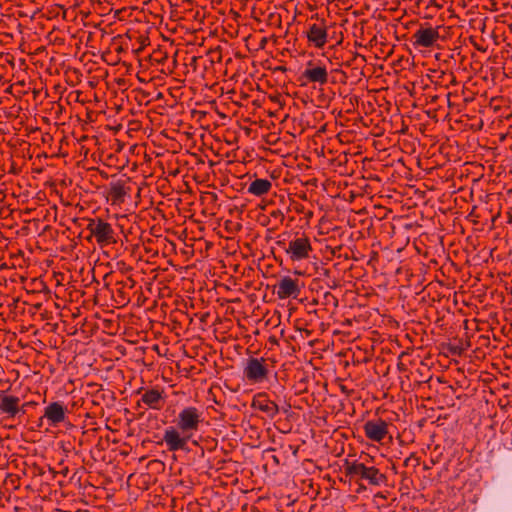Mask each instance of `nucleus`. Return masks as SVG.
Returning <instances> with one entry per match:
<instances>
[{"instance_id": "ddd939ff", "label": "nucleus", "mask_w": 512, "mask_h": 512, "mask_svg": "<svg viewBox=\"0 0 512 512\" xmlns=\"http://www.w3.org/2000/svg\"><path fill=\"white\" fill-rule=\"evenodd\" d=\"M306 37L310 45L322 49L328 42V30L323 23H314L309 26Z\"/></svg>"}, {"instance_id": "aec40b11", "label": "nucleus", "mask_w": 512, "mask_h": 512, "mask_svg": "<svg viewBox=\"0 0 512 512\" xmlns=\"http://www.w3.org/2000/svg\"><path fill=\"white\" fill-rule=\"evenodd\" d=\"M341 390H342L343 392H346L345 386H342V387H341Z\"/></svg>"}, {"instance_id": "412c9836", "label": "nucleus", "mask_w": 512, "mask_h": 512, "mask_svg": "<svg viewBox=\"0 0 512 512\" xmlns=\"http://www.w3.org/2000/svg\"><path fill=\"white\" fill-rule=\"evenodd\" d=\"M327 296H331L330 292L326 293L325 297H327Z\"/></svg>"}, {"instance_id": "dca6fc26", "label": "nucleus", "mask_w": 512, "mask_h": 512, "mask_svg": "<svg viewBox=\"0 0 512 512\" xmlns=\"http://www.w3.org/2000/svg\"><path fill=\"white\" fill-rule=\"evenodd\" d=\"M108 194L112 204H120L124 202L127 191L122 183L117 182L111 184Z\"/></svg>"}, {"instance_id": "7ed1b4c3", "label": "nucleus", "mask_w": 512, "mask_h": 512, "mask_svg": "<svg viewBox=\"0 0 512 512\" xmlns=\"http://www.w3.org/2000/svg\"><path fill=\"white\" fill-rule=\"evenodd\" d=\"M86 230L89 236L86 237L88 242L93 239L100 248L111 246L117 243V235L113 226L100 217L88 218Z\"/></svg>"}, {"instance_id": "f03ea898", "label": "nucleus", "mask_w": 512, "mask_h": 512, "mask_svg": "<svg viewBox=\"0 0 512 512\" xmlns=\"http://www.w3.org/2000/svg\"><path fill=\"white\" fill-rule=\"evenodd\" d=\"M344 470L346 476L350 479L359 481H366L372 486H381L387 481V477L384 473L380 472L375 466H368L358 460L346 461L344 464Z\"/></svg>"}, {"instance_id": "9b49d317", "label": "nucleus", "mask_w": 512, "mask_h": 512, "mask_svg": "<svg viewBox=\"0 0 512 512\" xmlns=\"http://www.w3.org/2000/svg\"><path fill=\"white\" fill-rule=\"evenodd\" d=\"M141 403L149 409L157 411L161 410L165 405V395L163 390L155 388L144 390L137 405L140 407Z\"/></svg>"}, {"instance_id": "6e6552de", "label": "nucleus", "mask_w": 512, "mask_h": 512, "mask_svg": "<svg viewBox=\"0 0 512 512\" xmlns=\"http://www.w3.org/2000/svg\"><path fill=\"white\" fill-rule=\"evenodd\" d=\"M440 39L438 27L421 26L412 35V44L415 48H430L434 46Z\"/></svg>"}, {"instance_id": "39448f33", "label": "nucleus", "mask_w": 512, "mask_h": 512, "mask_svg": "<svg viewBox=\"0 0 512 512\" xmlns=\"http://www.w3.org/2000/svg\"><path fill=\"white\" fill-rule=\"evenodd\" d=\"M244 378L251 384H259L268 379L269 369L263 357L248 358L243 368Z\"/></svg>"}, {"instance_id": "f3484780", "label": "nucleus", "mask_w": 512, "mask_h": 512, "mask_svg": "<svg viewBox=\"0 0 512 512\" xmlns=\"http://www.w3.org/2000/svg\"><path fill=\"white\" fill-rule=\"evenodd\" d=\"M272 460H273V462H274L276 465H279L280 461H279V458H278L276 455H273V456H272Z\"/></svg>"}, {"instance_id": "9d476101", "label": "nucleus", "mask_w": 512, "mask_h": 512, "mask_svg": "<svg viewBox=\"0 0 512 512\" xmlns=\"http://www.w3.org/2000/svg\"><path fill=\"white\" fill-rule=\"evenodd\" d=\"M365 436L374 442L382 443L388 435V423L383 419L368 420L363 425Z\"/></svg>"}, {"instance_id": "1a4fd4ad", "label": "nucleus", "mask_w": 512, "mask_h": 512, "mask_svg": "<svg viewBox=\"0 0 512 512\" xmlns=\"http://www.w3.org/2000/svg\"><path fill=\"white\" fill-rule=\"evenodd\" d=\"M328 77L326 65L313 61L307 62L306 68L301 75V78L304 79L306 83L319 84L321 86L328 83Z\"/></svg>"}, {"instance_id": "0eeeda50", "label": "nucleus", "mask_w": 512, "mask_h": 512, "mask_svg": "<svg viewBox=\"0 0 512 512\" xmlns=\"http://www.w3.org/2000/svg\"><path fill=\"white\" fill-rule=\"evenodd\" d=\"M303 284L299 279H294L290 276H283L275 285V293L280 300L288 298L296 299L300 293Z\"/></svg>"}, {"instance_id": "f257e3e1", "label": "nucleus", "mask_w": 512, "mask_h": 512, "mask_svg": "<svg viewBox=\"0 0 512 512\" xmlns=\"http://www.w3.org/2000/svg\"><path fill=\"white\" fill-rule=\"evenodd\" d=\"M203 421V411L199 408L187 406L181 409L175 420L176 425L164 430L162 440L167 450L170 452L186 450L188 442L198 432Z\"/></svg>"}, {"instance_id": "4468645a", "label": "nucleus", "mask_w": 512, "mask_h": 512, "mask_svg": "<svg viewBox=\"0 0 512 512\" xmlns=\"http://www.w3.org/2000/svg\"><path fill=\"white\" fill-rule=\"evenodd\" d=\"M20 398L8 395L4 391L0 393V412L6 414L8 418H14L20 411Z\"/></svg>"}, {"instance_id": "2eb2a0df", "label": "nucleus", "mask_w": 512, "mask_h": 512, "mask_svg": "<svg viewBox=\"0 0 512 512\" xmlns=\"http://www.w3.org/2000/svg\"><path fill=\"white\" fill-rule=\"evenodd\" d=\"M272 189V182L264 178L254 179L248 186L247 192L251 195L261 197L267 195Z\"/></svg>"}, {"instance_id": "6ab92c4d", "label": "nucleus", "mask_w": 512, "mask_h": 512, "mask_svg": "<svg viewBox=\"0 0 512 512\" xmlns=\"http://www.w3.org/2000/svg\"><path fill=\"white\" fill-rule=\"evenodd\" d=\"M129 282H130V286L129 287L132 288L134 286V281L129 279Z\"/></svg>"}, {"instance_id": "f8f14e48", "label": "nucleus", "mask_w": 512, "mask_h": 512, "mask_svg": "<svg viewBox=\"0 0 512 512\" xmlns=\"http://www.w3.org/2000/svg\"><path fill=\"white\" fill-rule=\"evenodd\" d=\"M252 408L265 413L269 418L273 419L279 413L278 405L269 399L267 393L260 392L254 395L251 403Z\"/></svg>"}, {"instance_id": "a211bd4d", "label": "nucleus", "mask_w": 512, "mask_h": 512, "mask_svg": "<svg viewBox=\"0 0 512 512\" xmlns=\"http://www.w3.org/2000/svg\"><path fill=\"white\" fill-rule=\"evenodd\" d=\"M411 458H412V456H410V457H408V458H406V459L404 460V466H406V467H407V466L409 465V462H410Z\"/></svg>"}, {"instance_id": "20e7f679", "label": "nucleus", "mask_w": 512, "mask_h": 512, "mask_svg": "<svg viewBox=\"0 0 512 512\" xmlns=\"http://www.w3.org/2000/svg\"><path fill=\"white\" fill-rule=\"evenodd\" d=\"M288 259L295 263L305 261L310 258L313 247L310 237L304 232H295L284 247Z\"/></svg>"}, {"instance_id": "423d86ee", "label": "nucleus", "mask_w": 512, "mask_h": 512, "mask_svg": "<svg viewBox=\"0 0 512 512\" xmlns=\"http://www.w3.org/2000/svg\"><path fill=\"white\" fill-rule=\"evenodd\" d=\"M68 409L60 401L50 402L45 406L43 415L39 418L38 427H42L44 421L49 427H57L67 419Z\"/></svg>"}]
</instances>
